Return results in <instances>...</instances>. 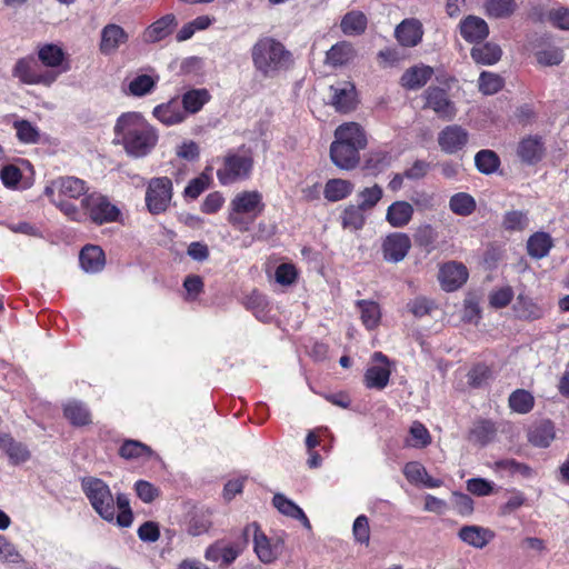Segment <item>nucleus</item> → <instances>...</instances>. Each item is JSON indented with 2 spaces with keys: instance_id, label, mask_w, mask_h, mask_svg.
Segmentation results:
<instances>
[{
  "instance_id": "f257e3e1",
  "label": "nucleus",
  "mask_w": 569,
  "mask_h": 569,
  "mask_svg": "<svg viewBox=\"0 0 569 569\" xmlns=\"http://www.w3.org/2000/svg\"><path fill=\"white\" fill-rule=\"evenodd\" d=\"M113 133V142L136 159L150 154L159 141L157 128L139 112H124L118 117Z\"/></svg>"
},
{
  "instance_id": "f03ea898",
  "label": "nucleus",
  "mask_w": 569,
  "mask_h": 569,
  "mask_svg": "<svg viewBox=\"0 0 569 569\" xmlns=\"http://www.w3.org/2000/svg\"><path fill=\"white\" fill-rule=\"evenodd\" d=\"M252 66L257 73L266 79H273L293 64V56L284 44L272 38H259L250 50Z\"/></svg>"
},
{
  "instance_id": "7ed1b4c3",
  "label": "nucleus",
  "mask_w": 569,
  "mask_h": 569,
  "mask_svg": "<svg viewBox=\"0 0 569 569\" xmlns=\"http://www.w3.org/2000/svg\"><path fill=\"white\" fill-rule=\"evenodd\" d=\"M367 146V136L357 122H346L335 130V140L330 146V158L340 169L351 170L360 161V150Z\"/></svg>"
},
{
  "instance_id": "20e7f679",
  "label": "nucleus",
  "mask_w": 569,
  "mask_h": 569,
  "mask_svg": "<svg viewBox=\"0 0 569 569\" xmlns=\"http://www.w3.org/2000/svg\"><path fill=\"white\" fill-rule=\"evenodd\" d=\"M263 210L264 202L261 192L258 190L241 191L230 201L228 221L239 231H248Z\"/></svg>"
},
{
  "instance_id": "39448f33",
  "label": "nucleus",
  "mask_w": 569,
  "mask_h": 569,
  "mask_svg": "<svg viewBox=\"0 0 569 569\" xmlns=\"http://www.w3.org/2000/svg\"><path fill=\"white\" fill-rule=\"evenodd\" d=\"M81 488L94 511L106 521H113L116 505L109 486L99 478L84 477L81 480Z\"/></svg>"
},
{
  "instance_id": "423d86ee",
  "label": "nucleus",
  "mask_w": 569,
  "mask_h": 569,
  "mask_svg": "<svg viewBox=\"0 0 569 569\" xmlns=\"http://www.w3.org/2000/svg\"><path fill=\"white\" fill-rule=\"evenodd\" d=\"M253 158L250 151L241 149L229 151L222 158V164L217 170V178L222 186H229L250 177Z\"/></svg>"
},
{
  "instance_id": "0eeeda50",
  "label": "nucleus",
  "mask_w": 569,
  "mask_h": 569,
  "mask_svg": "<svg viewBox=\"0 0 569 569\" xmlns=\"http://www.w3.org/2000/svg\"><path fill=\"white\" fill-rule=\"evenodd\" d=\"M243 535L246 537H253V550L258 559L263 563H272L283 552V538L280 536L268 538L257 522L248 525L243 530Z\"/></svg>"
},
{
  "instance_id": "6e6552de",
  "label": "nucleus",
  "mask_w": 569,
  "mask_h": 569,
  "mask_svg": "<svg viewBox=\"0 0 569 569\" xmlns=\"http://www.w3.org/2000/svg\"><path fill=\"white\" fill-rule=\"evenodd\" d=\"M81 209L84 211V217H88L91 222L99 226L114 222L120 216L119 208L100 192L84 196L81 200Z\"/></svg>"
},
{
  "instance_id": "1a4fd4ad",
  "label": "nucleus",
  "mask_w": 569,
  "mask_h": 569,
  "mask_svg": "<svg viewBox=\"0 0 569 569\" xmlns=\"http://www.w3.org/2000/svg\"><path fill=\"white\" fill-rule=\"evenodd\" d=\"M422 109L432 110L440 119L451 121L457 116L456 103L450 99L446 89L438 86H429L421 96Z\"/></svg>"
},
{
  "instance_id": "9d476101",
  "label": "nucleus",
  "mask_w": 569,
  "mask_h": 569,
  "mask_svg": "<svg viewBox=\"0 0 569 569\" xmlns=\"http://www.w3.org/2000/svg\"><path fill=\"white\" fill-rule=\"evenodd\" d=\"M34 57L27 56L20 58L12 69V76L26 84H43L49 87L57 80L60 73L56 71L40 72Z\"/></svg>"
},
{
  "instance_id": "9b49d317",
  "label": "nucleus",
  "mask_w": 569,
  "mask_h": 569,
  "mask_svg": "<svg viewBox=\"0 0 569 569\" xmlns=\"http://www.w3.org/2000/svg\"><path fill=\"white\" fill-rule=\"evenodd\" d=\"M172 199V182L168 177L152 178L146 191V204L150 213L164 212Z\"/></svg>"
},
{
  "instance_id": "f8f14e48",
  "label": "nucleus",
  "mask_w": 569,
  "mask_h": 569,
  "mask_svg": "<svg viewBox=\"0 0 569 569\" xmlns=\"http://www.w3.org/2000/svg\"><path fill=\"white\" fill-rule=\"evenodd\" d=\"M87 182L77 177H59L49 182L44 188V194L48 198L58 197L60 199H78L87 196Z\"/></svg>"
},
{
  "instance_id": "ddd939ff",
  "label": "nucleus",
  "mask_w": 569,
  "mask_h": 569,
  "mask_svg": "<svg viewBox=\"0 0 569 569\" xmlns=\"http://www.w3.org/2000/svg\"><path fill=\"white\" fill-rule=\"evenodd\" d=\"M468 140V131L458 124L447 126L438 134V144L448 154H453L463 149Z\"/></svg>"
},
{
  "instance_id": "4468645a",
  "label": "nucleus",
  "mask_w": 569,
  "mask_h": 569,
  "mask_svg": "<svg viewBox=\"0 0 569 569\" xmlns=\"http://www.w3.org/2000/svg\"><path fill=\"white\" fill-rule=\"evenodd\" d=\"M411 248V240L402 232L390 233L382 242L383 259L389 262H400Z\"/></svg>"
},
{
  "instance_id": "2eb2a0df",
  "label": "nucleus",
  "mask_w": 569,
  "mask_h": 569,
  "mask_svg": "<svg viewBox=\"0 0 569 569\" xmlns=\"http://www.w3.org/2000/svg\"><path fill=\"white\" fill-rule=\"evenodd\" d=\"M128 40L129 34L121 26L108 23L101 30L99 50L104 56L114 54Z\"/></svg>"
},
{
  "instance_id": "dca6fc26",
  "label": "nucleus",
  "mask_w": 569,
  "mask_h": 569,
  "mask_svg": "<svg viewBox=\"0 0 569 569\" xmlns=\"http://www.w3.org/2000/svg\"><path fill=\"white\" fill-rule=\"evenodd\" d=\"M467 279L468 270L462 263L450 261L440 268L439 281L446 291L457 290Z\"/></svg>"
},
{
  "instance_id": "f3484780",
  "label": "nucleus",
  "mask_w": 569,
  "mask_h": 569,
  "mask_svg": "<svg viewBox=\"0 0 569 569\" xmlns=\"http://www.w3.org/2000/svg\"><path fill=\"white\" fill-rule=\"evenodd\" d=\"M435 70L432 67L419 63L408 68L400 78V84L407 90H419L425 87L432 78Z\"/></svg>"
},
{
  "instance_id": "a211bd4d",
  "label": "nucleus",
  "mask_w": 569,
  "mask_h": 569,
  "mask_svg": "<svg viewBox=\"0 0 569 569\" xmlns=\"http://www.w3.org/2000/svg\"><path fill=\"white\" fill-rule=\"evenodd\" d=\"M373 360L382 362V365L372 366L365 373V383L371 389H383L390 379V369L388 359L381 352L373 353Z\"/></svg>"
},
{
  "instance_id": "6ab92c4d",
  "label": "nucleus",
  "mask_w": 569,
  "mask_h": 569,
  "mask_svg": "<svg viewBox=\"0 0 569 569\" xmlns=\"http://www.w3.org/2000/svg\"><path fill=\"white\" fill-rule=\"evenodd\" d=\"M152 116L167 127L182 123L186 118V110H182L178 98L158 104L152 110Z\"/></svg>"
},
{
  "instance_id": "aec40b11",
  "label": "nucleus",
  "mask_w": 569,
  "mask_h": 569,
  "mask_svg": "<svg viewBox=\"0 0 569 569\" xmlns=\"http://www.w3.org/2000/svg\"><path fill=\"white\" fill-rule=\"evenodd\" d=\"M176 26V16L172 13L164 14L143 31L142 39L146 43L159 42L170 36Z\"/></svg>"
},
{
  "instance_id": "412c9836",
  "label": "nucleus",
  "mask_w": 569,
  "mask_h": 569,
  "mask_svg": "<svg viewBox=\"0 0 569 569\" xmlns=\"http://www.w3.org/2000/svg\"><path fill=\"white\" fill-rule=\"evenodd\" d=\"M517 153L526 164L538 163L545 156V146L541 138L529 136L522 139L518 144Z\"/></svg>"
},
{
  "instance_id": "4be33fe9",
  "label": "nucleus",
  "mask_w": 569,
  "mask_h": 569,
  "mask_svg": "<svg viewBox=\"0 0 569 569\" xmlns=\"http://www.w3.org/2000/svg\"><path fill=\"white\" fill-rule=\"evenodd\" d=\"M460 34L468 42H480L489 34L487 22L477 16H468L460 22Z\"/></svg>"
},
{
  "instance_id": "5701e85b",
  "label": "nucleus",
  "mask_w": 569,
  "mask_h": 569,
  "mask_svg": "<svg viewBox=\"0 0 569 569\" xmlns=\"http://www.w3.org/2000/svg\"><path fill=\"white\" fill-rule=\"evenodd\" d=\"M395 33L401 46L415 47L422 39V24L417 19H406L396 28Z\"/></svg>"
},
{
  "instance_id": "b1692460",
  "label": "nucleus",
  "mask_w": 569,
  "mask_h": 569,
  "mask_svg": "<svg viewBox=\"0 0 569 569\" xmlns=\"http://www.w3.org/2000/svg\"><path fill=\"white\" fill-rule=\"evenodd\" d=\"M458 537L465 543L476 549H482L495 538V532L488 528L471 525L460 528Z\"/></svg>"
},
{
  "instance_id": "393cba45",
  "label": "nucleus",
  "mask_w": 569,
  "mask_h": 569,
  "mask_svg": "<svg viewBox=\"0 0 569 569\" xmlns=\"http://www.w3.org/2000/svg\"><path fill=\"white\" fill-rule=\"evenodd\" d=\"M330 90L332 92L331 102L338 111L348 112L355 108L356 88L352 83H338L337 86H331Z\"/></svg>"
},
{
  "instance_id": "a878e982",
  "label": "nucleus",
  "mask_w": 569,
  "mask_h": 569,
  "mask_svg": "<svg viewBox=\"0 0 569 569\" xmlns=\"http://www.w3.org/2000/svg\"><path fill=\"white\" fill-rule=\"evenodd\" d=\"M413 212L411 203L398 200L388 207L386 220L393 228H403L411 221Z\"/></svg>"
},
{
  "instance_id": "bb28decb",
  "label": "nucleus",
  "mask_w": 569,
  "mask_h": 569,
  "mask_svg": "<svg viewBox=\"0 0 569 569\" xmlns=\"http://www.w3.org/2000/svg\"><path fill=\"white\" fill-rule=\"evenodd\" d=\"M556 437L555 426L550 420L533 423L528 430V440L539 448H547Z\"/></svg>"
},
{
  "instance_id": "cd10ccee",
  "label": "nucleus",
  "mask_w": 569,
  "mask_h": 569,
  "mask_svg": "<svg viewBox=\"0 0 569 569\" xmlns=\"http://www.w3.org/2000/svg\"><path fill=\"white\" fill-rule=\"evenodd\" d=\"M240 552L241 549L233 545L217 541L207 548L204 558L208 561H221L222 565L228 566L237 559Z\"/></svg>"
},
{
  "instance_id": "c85d7f7f",
  "label": "nucleus",
  "mask_w": 569,
  "mask_h": 569,
  "mask_svg": "<svg viewBox=\"0 0 569 569\" xmlns=\"http://www.w3.org/2000/svg\"><path fill=\"white\" fill-rule=\"evenodd\" d=\"M356 49L348 41H341L332 46L326 54V63L331 67H341L356 57Z\"/></svg>"
},
{
  "instance_id": "c756f323",
  "label": "nucleus",
  "mask_w": 569,
  "mask_h": 569,
  "mask_svg": "<svg viewBox=\"0 0 569 569\" xmlns=\"http://www.w3.org/2000/svg\"><path fill=\"white\" fill-rule=\"evenodd\" d=\"M272 503L282 515L300 520L305 528L311 529L310 521L303 510L284 495L276 493L273 496Z\"/></svg>"
},
{
  "instance_id": "7c9ffc66",
  "label": "nucleus",
  "mask_w": 569,
  "mask_h": 569,
  "mask_svg": "<svg viewBox=\"0 0 569 569\" xmlns=\"http://www.w3.org/2000/svg\"><path fill=\"white\" fill-rule=\"evenodd\" d=\"M81 268L86 272H98L104 266V253L98 246H86L79 256Z\"/></svg>"
},
{
  "instance_id": "2f4dec72",
  "label": "nucleus",
  "mask_w": 569,
  "mask_h": 569,
  "mask_svg": "<svg viewBox=\"0 0 569 569\" xmlns=\"http://www.w3.org/2000/svg\"><path fill=\"white\" fill-rule=\"evenodd\" d=\"M470 54L476 63L491 66L501 59L502 50L497 43L486 42L475 46L471 49Z\"/></svg>"
},
{
  "instance_id": "473e14b6",
  "label": "nucleus",
  "mask_w": 569,
  "mask_h": 569,
  "mask_svg": "<svg viewBox=\"0 0 569 569\" xmlns=\"http://www.w3.org/2000/svg\"><path fill=\"white\" fill-rule=\"evenodd\" d=\"M38 59L47 68L57 69L62 66L66 53L61 47L46 43L38 48Z\"/></svg>"
},
{
  "instance_id": "72a5a7b5",
  "label": "nucleus",
  "mask_w": 569,
  "mask_h": 569,
  "mask_svg": "<svg viewBox=\"0 0 569 569\" xmlns=\"http://www.w3.org/2000/svg\"><path fill=\"white\" fill-rule=\"evenodd\" d=\"M210 94L206 89H192L187 91L180 101L182 110L188 113H197L209 101Z\"/></svg>"
},
{
  "instance_id": "f704fd0d",
  "label": "nucleus",
  "mask_w": 569,
  "mask_h": 569,
  "mask_svg": "<svg viewBox=\"0 0 569 569\" xmlns=\"http://www.w3.org/2000/svg\"><path fill=\"white\" fill-rule=\"evenodd\" d=\"M353 184L345 179H330L323 190L325 198L328 201L336 202L346 199L351 194Z\"/></svg>"
},
{
  "instance_id": "c9c22d12",
  "label": "nucleus",
  "mask_w": 569,
  "mask_h": 569,
  "mask_svg": "<svg viewBox=\"0 0 569 569\" xmlns=\"http://www.w3.org/2000/svg\"><path fill=\"white\" fill-rule=\"evenodd\" d=\"M513 310L518 318L526 320H536L542 317L543 310L532 299L519 295L513 305Z\"/></svg>"
},
{
  "instance_id": "e433bc0d",
  "label": "nucleus",
  "mask_w": 569,
  "mask_h": 569,
  "mask_svg": "<svg viewBox=\"0 0 569 569\" xmlns=\"http://www.w3.org/2000/svg\"><path fill=\"white\" fill-rule=\"evenodd\" d=\"M475 198L467 192H458L450 197L449 209L457 216L468 217L476 210Z\"/></svg>"
},
{
  "instance_id": "4c0bfd02",
  "label": "nucleus",
  "mask_w": 569,
  "mask_h": 569,
  "mask_svg": "<svg viewBox=\"0 0 569 569\" xmlns=\"http://www.w3.org/2000/svg\"><path fill=\"white\" fill-rule=\"evenodd\" d=\"M552 247V239L546 232H536L527 242V250L529 256L541 259L546 257Z\"/></svg>"
},
{
  "instance_id": "58836bf2",
  "label": "nucleus",
  "mask_w": 569,
  "mask_h": 569,
  "mask_svg": "<svg viewBox=\"0 0 569 569\" xmlns=\"http://www.w3.org/2000/svg\"><path fill=\"white\" fill-rule=\"evenodd\" d=\"M341 30L348 36H358L367 28V17L360 11H351L345 14L340 23Z\"/></svg>"
},
{
  "instance_id": "ea45409f",
  "label": "nucleus",
  "mask_w": 569,
  "mask_h": 569,
  "mask_svg": "<svg viewBox=\"0 0 569 569\" xmlns=\"http://www.w3.org/2000/svg\"><path fill=\"white\" fill-rule=\"evenodd\" d=\"M508 402L512 411L525 415L532 410L535 406V398L529 391L525 389H517L511 392Z\"/></svg>"
},
{
  "instance_id": "a19ab883",
  "label": "nucleus",
  "mask_w": 569,
  "mask_h": 569,
  "mask_svg": "<svg viewBox=\"0 0 569 569\" xmlns=\"http://www.w3.org/2000/svg\"><path fill=\"white\" fill-rule=\"evenodd\" d=\"M476 168L483 174L495 173L500 167L498 154L489 149L480 150L475 156Z\"/></svg>"
},
{
  "instance_id": "79ce46f5",
  "label": "nucleus",
  "mask_w": 569,
  "mask_h": 569,
  "mask_svg": "<svg viewBox=\"0 0 569 569\" xmlns=\"http://www.w3.org/2000/svg\"><path fill=\"white\" fill-rule=\"evenodd\" d=\"M158 81L159 76L139 74L129 82V93L134 97H143L154 89Z\"/></svg>"
},
{
  "instance_id": "37998d69",
  "label": "nucleus",
  "mask_w": 569,
  "mask_h": 569,
  "mask_svg": "<svg viewBox=\"0 0 569 569\" xmlns=\"http://www.w3.org/2000/svg\"><path fill=\"white\" fill-rule=\"evenodd\" d=\"M497 429L495 423L489 420H480L475 423L470 431V439L481 446L493 440Z\"/></svg>"
},
{
  "instance_id": "c03bdc74",
  "label": "nucleus",
  "mask_w": 569,
  "mask_h": 569,
  "mask_svg": "<svg viewBox=\"0 0 569 569\" xmlns=\"http://www.w3.org/2000/svg\"><path fill=\"white\" fill-rule=\"evenodd\" d=\"M361 321L368 329H373L380 321V308L375 301L359 300L357 302Z\"/></svg>"
},
{
  "instance_id": "a18cd8bd",
  "label": "nucleus",
  "mask_w": 569,
  "mask_h": 569,
  "mask_svg": "<svg viewBox=\"0 0 569 569\" xmlns=\"http://www.w3.org/2000/svg\"><path fill=\"white\" fill-rule=\"evenodd\" d=\"M485 8L489 17L502 19L510 17L515 12L517 3L515 0H487Z\"/></svg>"
},
{
  "instance_id": "49530a36",
  "label": "nucleus",
  "mask_w": 569,
  "mask_h": 569,
  "mask_svg": "<svg viewBox=\"0 0 569 569\" xmlns=\"http://www.w3.org/2000/svg\"><path fill=\"white\" fill-rule=\"evenodd\" d=\"M363 209L358 204H350L345 208L341 214V224L345 229L359 230L365 224Z\"/></svg>"
},
{
  "instance_id": "de8ad7c7",
  "label": "nucleus",
  "mask_w": 569,
  "mask_h": 569,
  "mask_svg": "<svg viewBox=\"0 0 569 569\" xmlns=\"http://www.w3.org/2000/svg\"><path fill=\"white\" fill-rule=\"evenodd\" d=\"M64 416L74 426H84L91 421V416L87 407L78 401H70L64 406Z\"/></svg>"
},
{
  "instance_id": "09e8293b",
  "label": "nucleus",
  "mask_w": 569,
  "mask_h": 569,
  "mask_svg": "<svg viewBox=\"0 0 569 569\" xmlns=\"http://www.w3.org/2000/svg\"><path fill=\"white\" fill-rule=\"evenodd\" d=\"M211 513L209 510H196L189 521L188 532L191 536H200L206 533L211 527Z\"/></svg>"
},
{
  "instance_id": "8fccbe9b",
  "label": "nucleus",
  "mask_w": 569,
  "mask_h": 569,
  "mask_svg": "<svg viewBox=\"0 0 569 569\" xmlns=\"http://www.w3.org/2000/svg\"><path fill=\"white\" fill-rule=\"evenodd\" d=\"M529 226L528 212L522 210L507 211L502 219V227L507 231H523Z\"/></svg>"
},
{
  "instance_id": "3c124183",
  "label": "nucleus",
  "mask_w": 569,
  "mask_h": 569,
  "mask_svg": "<svg viewBox=\"0 0 569 569\" xmlns=\"http://www.w3.org/2000/svg\"><path fill=\"white\" fill-rule=\"evenodd\" d=\"M503 87V80L500 76L482 71L478 80V88L483 94L490 96L497 93Z\"/></svg>"
},
{
  "instance_id": "603ef678",
  "label": "nucleus",
  "mask_w": 569,
  "mask_h": 569,
  "mask_svg": "<svg viewBox=\"0 0 569 569\" xmlns=\"http://www.w3.org/2000/svg\"><path fill=\"white\" fill-rule=\"evenodd\" d=\"M410 439L407 445L413 448H425L431 443V436L428 429L419 421H415L410 427Z\"/></svg>"
},
{
  "instance_id": "864d4df0",
  "label": "nucleus",
  "mask_w": 569,
  "mask_h": 569,
  "mask_svg": "<svg viewBox=\"0 0 569 569\" xmlns=\"http://www.w3.org/2000/svg\"><path fill=\"white\" fill-rule=\"evenodd\" d=\"M17 131L18 139L23 143H37L40 139V133L31 122L27 120H17L13 123Z\"/></svg>"
},
{
  "instance_id": "5fc2aeb1",
  "label": "nucleus",
  "mask_w": 569,
  "mask_h": 569,
  "mask_svg": "<svg viewBox=\"0 0 569 569\" xmlns=\"http://www.w3.org/2000/svg\"><path fill=\"white\" fill-rule=\"evenodd\" d=\"M207 168L199 177L192 179L184 188V196L191 199H197L210 184L211 177Z\"/></svg>"
},
{
  "instance_id": "6e6d98bb",
  "label": "nucleus",
  "mask_w": 569,
  "mask_h": 569,
  "mask_svg": "<svg viewBox=\"0 0 569 569\" xmlns=\"http://www.w3.org/2000/svg\"><path fill=\"white\" fill-rule=\"evenodd\" d=\"M497 467L507 470L512 475H520L525 479L532 478L536 472L528 465L516 461L515 459H503L497 462Z\"/></svg>"
},
{
  "instance_id": "4d7b16f0",
  "label": "nucleus",
  "mask_w": 569,
  "mask_h": 569,
  "mask_svg": "<svg viewBox=\"0 0 569 569\" xmlns=\"http://www.w3.org/2000/svg\"><path fill=\"white\" fill-rule=\"evenodd\" d=\"M536 58L539 64L551 67L558 66L563 60V53L560 48L557 47H548L542 49L536 53Z\"/></svg>"
},
{
  "instance_id": "13d9d810",
  "label": "nucleus",
  "mask_w": 569,
  "mask_h": 569,
  "mask_svg": "<svg viewBox=\"0 0 569 569\" xmlns=\"http://www.w3.org/2000/svg\"><path fill=\"white\" fill-rule=\"evenodd\" d=\"M49 199L70 220L77 221V222H80L83 220L84 211L81 212V210L72 202L68 201L67 199H60L58 197H53V198H49Z\"/></svg>"
},
{
  "instance_id": "bf43d9fd",
  "label": "nucleus",
  "mask_w": 569,
  "mask_h": 569,
  "mask_svg": "<svg viewBox=\"0 0 569 569\" xmlns=\"http://www.w3.org/2000/svg\"><path fill=\"white\" fill-rule=\"evenodd\" d=\"M119 453L126 459H133L151 455V449L139 441L128 440L120 447Z\"/></svg>"
},
{
  "instance_id": "052dcab7",
  "label": "nucleus",
  "mask_w": 569,
  "mask_h": 569,
  "mask_svg": "<svg viewBox=\"0 0 569 569\" xmlns=\"http://www.w3.org/2000/svg\"><path fill=\"white\" fill-rule=\"evenodd\" d=\"M509 498L508 500L500 506V515L501 516H509L513 513L516 510L521 508L526 503V496L523 492L512 489L509 490Z\"/></svg>"
},
{
  "instance_id": "680f3d73",
  "label": "nucleus",
  "mask_w": 569,
  "mask_h": 569,
  "mask_svg": "<svg viewBox=\"0 0 569 569\" xmlns=\"http://www.w3.org/2000/svg\"><path fill=\"white\" fill-rule=\"evenodd\" d=\"M297 278L298 271L292 263H281L274 271L276 281L283 287L293 284Z\"/></svg>"
},
{
  "instance_id": "e2e57ef3",
  "label": "nucleus",
  "mask_w": 569,
  "mask_h": 569,
  "mask_svg": "<svg viewBox=\"0 0 569 569\" xmlns=\"http://www.w3.org/2000/svg\"><path fill=\"white\" fill-rule=\"evenodd\" d=\"M359 198L361 200L360 207L363 210L373 208L382 198V189L378 184H375L370 188H365L360 193Z\"/></svg>"
},
{
  "instance_id": "0e129e2a",
  "label": "nucleus",
  "mask_w": 569,
  "mask_h": 569,
  "mask_svg": "<svg viewBox=\"0 0 569 569\" xmlns=\"http://www.w3.org/2000/svg\"><path fill=\"white\" fill-rule=\"evenodd\" d=\"M491 378V371L486 365H477L468 372V383L471 387L479 388Z\"/></svg>"
},
{
  "instance_id": "69168bd1",
  "label": "nucleus",
  "mask_w": 569,
  "mask_h": 569,
  "mask_svg": "<svg viewBox=\"0 0 569 569\" xmlns=\"http://www.w3.org/2000/svg\"><path fill=\"white\" fill-rule=\"evenodd\" d=\"M0 561L18 563L22 557L17 548L4 537L0 535Z\"/></svg>"
},
{
  "instance_id": "338daca9",
  "label": "nucleus",
  "mask_w": 569,
  "mask_h": 569,
  "mask_svg": "<svg viewBox=\"0 0 569 569\" xmlns=\"http://www.w3.org/2000/svg\"><path fill=\"white\" fill-rule=\"evenodd\" d=\"M467 490L478 497H485L493 492V483L483 478H472L467 481Z\"/></svg>"
},
{
  "instance_id": "774afa93",
  "label": "nucleus",
  "mask_w": 569,
  "mask_h": 569,
  "mask_svg": "<svg viewBox=\"0 0 569 569\" xmlns=\"http://www.w3.org/2000/svg\"><path fill=\"white\" fill-rule=\"evenodd\" d=\"M355 539L360 543H368L370 539L369 520L365 515L358 516L352 526Z\"/></svg>"
}]
</instances>
